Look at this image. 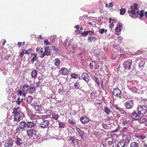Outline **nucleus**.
<instances>
[{
	"label": "nucleus",
	"mask_w": 147,
	"mask_h": 147,
	"mask_svg": "<svg viewBox=\"0 0 147 147\" xmlns=\"http://www.w3.org/2000/svg\"><path fill=\"white\" fill-rule=\"evenodd\" d=\"M20 107H19L13 108V111L12 112L13 115L20 114L19 112L20 111Z\"/></svg>",
	"instance_id": "6ab92c4d"
},
{
	"label": "nucleus",
	"mask_w": 147,
	"mask_h": 147,
	"mask_svg": "<svg viewBox=\"0 0 147 147\" xmlns=\"http://www.w3.org/2000/svg\"><path fill=\"white\" fill-rule=\"evenodd\" d=\"M68 122L71 125H74L75 122L73 121V119H69L68 120Z\"/></svg>",
	"instance_id": "6e6d98bb"
},
{
	"label": "nucleus",
	"mask_w": 147,
	"mask_h": 147,
	"mask_svg": "<svg viewBox=\"0 0 147 147\" xmlns=\"http://www.w3.org/2000/svg\"><path fill=\"white\" fill-rule=\"evenodd\" d=\"M73 145L74 146V147H78L79 142L77 140H76L73 143Z\"/></svg>",
	"instance_id": "e433bc0d"
},
{
	"label": "nucleus",
	"mask_w": 147,
	"mask_h": 147,
	"mask_svg": "<svg viewBox=\"0 0 147 147\" xmlns=\"http://www.w3.org/2000/svg\"><path fill=\"white\" fill-rule=\"evenodd\" d=\"M138 113L140 115L145 114L147 111V108L145 105H141L137 108Z\"/></svg>",
	"instance_id": "f03ea898"
},
{
	"label": "nucleus",
	"mask_w": 147,
	"mask_h": 147,
	"mask_svg": "<svg viewBox=\"0 0 147 147\" xmlns=\"http://www.w3.org/2000/svg\"><path fill=\"white\" fill-rule=\"evenodd\" d=\"M31 76L32 78H35L37 75V71L36 70H33L31 73Z\"/></svg>",
	"instance_id": "2f4dec72"
},
{
	"label": "nucleus",
	"mask_w": 147,
	"mask_h": 147,
	"mask_svg": "<svg viewBox=\"0 0 147 147\" xmlns=\"http://www.w3.org/2000/svg\"><path fill=\"white\" fill-rule=\"evenodd\" d=\"M25 43V42H18L17 44V45L19 47H20L22 45H24Z\"/></svg>",
	"instance_id": "8fccbe9b"
},
{
	"label": "nucleus",
	"mask_w": 147,
	"mask_h": 147,
	"mask_svg": "<svg viewBox=\"0 0 147 147\" xmlns=\"http://www.w3.org/2000/svg\"><path fill=\"white\" fill-rule=\"evenodd\" d=\"M80 121L84 124L87 123L89 121V119L85 116H83L80 118Z\"/></svg>",
	"instance_id": "9d476101"
},
{
	"label": "nucleus",
	"mask_w": 147,
	"mask_h": 147,
	"mask_svg": "<svg viewBox=\"0 0 147 147\" xmlns=\"http://www.w3.org/2000/svg\"><path fill=\"white\" fill-rule=\"evenodd\" d=\"M119 89H115L113 91V94L115 96L118 97L119 95L118 94L119 92Z\"/></svg>",
	"instance_id": "7c9ffc66"
},
{
	"label": "nucleus",
	"mask_w": 147,
	"mask_h": 147,
	"mask_svg": "<svg viewBox=\"0 0 147 147\" xmlns=\"http://www.w3.org/2000/svg\"><path fill=\"white\" fill-rule=\"evenodd\" d=\"M123 140L126 143H129L131 138V136L129 135H124L122 136Z\"/></svg>",
	"instance_id": "6e6552de"
},
{
	"label": "nucleus",
	"mask_w": 147,
	"mask_h": 147,
	"mask_svg": "<svg viewBox=\"0 0 147 147\" xmlns=\"http://www.w3.org/2000/svg\"><path fill=\"white\" fill-rule=\"evenodd\" d=\"M44 43L46 45H48L50 44V43L47 40H44Z\"/></svg>",
	"instance_id": "69168bd1"
},
{
	"label": "nucleus",
	"mask_w": 147,
	"mask_h": 147,
	"mask_svg": "<svg viewBox=\"0 0 147 147\" xmlns=\"http://www.w3.org/2000/svg\"><path fill=\"white\" fill-rule=\"evenodd\" d=\"M51 116L52 117L51 118L53 120V119L56 121L58 120L59 117V115L58 114L55 113H53ZM50 117L51 118V117Z\"/></svg>",
	"instance_id": "a878e982"
},
{
	"label": "nucleus",
	"mask_w": 147,
	"mask_h": 147,
	"mask_svg": "<svg viewBox=\"0 0 147 147\" xmlns=\"http://www.w3.org/2000/svg\"><path fill=\"white\" fill-rule=\"evenodd\" d=\"M34 108L36 111H40L41 110L42 106L40 105H35Z\"/></svg>",
	"instance_id": "4c0bfd02"
},
{
	"label": "nucleus",
	"mask_w": 147,
	"mask_h": 147,
	"mask_svg": "<svg viewBox=\"0 0 147 147\" xmlns=\"http://www.w3.org/2000/svg\"><path fill=\"white\" fill-rule=\"evenodd\" d=\"M68 69L65 67H62L60 69L59 71V74L63 75H67L69 73Z\"/></svg>",
	"instance_id": "0eeeda50"
},
{
	"label": "nucleus",
	"mask_w": 147,
	"mask_h": 147,
	"mask_svg": "<svg viewBox=\"0 0 147 147\" xmlns=\"http://www.w3.org/2000/svg\"><path fill=\"white\" fill-rule=\"evenodd\" d=\"M31 55L32 57V58L31 60V62L33 63L35 61H36L37 60V58L36 57V55L34 53H32Z\"/></svg>",
	"instance_id": "c756f323"
},
{
	"label": "nucleus",
	"mask_w": 147,
	"mask_h": 147,
	"mask_svg": "<svg viewBox=\"0 0 147 147\" xmlns=\"http://www.w3.org/2000/svg\"><path fill=\"white\" fill-rule=\"evenodd\" d=\"M94 78L95 82L98 85H99L100 84L99 83V79L96 77H94Z\"/></svg>",
	"instance_id": "864d4df0"
},
{
	"label": "nucleus",
	"mask_w": 147,
	"mask_h": 147,
	"mask_svg": "<svg viewBox=\"0 0 147 147\" xmlns=\"http://www.w3.org/2000/svg\"><path fill=\"white\" fill-rule=\"evenodd\" d=\"M144 11L142 10L140 11H138L137 12V14L138 15H139L140 17V18H142L144 16Z\"/></svg>",
	"instance_id": "f704fd0d"
},
{
	"label": "nucleus",
	"mask_w": 147,
	"mask_h": 147,
	"mask_svg": "<svg viewBox=\"0 0 147 147\" xmlns=\"http://www.w3.org/2000/svg\"><path fill=\"white\" fill-rule=\"evenodd\" d=\"M42 122L40 124L39 126L42 128H47L49 124L52 125L54 123L52 119L50 117H47V116H43L42 117Z\"/></svg>",
	"instance_id": "f257e3e1"
},
{
	"label": "nucleus",
	"mask_w": 147,
	"mask_h": 147,
	"mask_svg": "<svg viewBox=\"0 0 147 147\" xmlns=\"http://www.w3.org/2000/svg\"><path fill=\"white\" fill-rule=\"evenodd\" d=\"M145 63V62L144 60H141L139 63V67L142 69L144 67Z\"/></svg>",
	"instance_id": "bb28decb"
},
{
	"label": "nucleus",
	"mask_w": 147,
	"mask_h": 147,
	"mask_svg": "<svg viewBox=\"0 0 147 147\" xmlns=\"http://www.w3.org/2000/svg\"><path fill=\"white\" fill-rule=\"evenodd\" d=\"M26 122L24 121H22L20 122L19 125V127L21 129H24L26 126Z\"/></svg>",
	"instance_id": "f3484780"
},
{
	"label": "nucleus",
	"mask_w": 147,
	"mask_h": 147,
	"mask_svg": "<svg viewBox=\"0 0 147 147\" xmlns=\"http://www.w3.org/2000/svg\"><path fill=\"white\" fill-rule=\"evenodd\" d=\"M105 32V29H101L99 30V32L101 34H103Z\"/></svg>",
	"instance_id": "680f3d73"
},
{
	"label": "nucleus",
	"mask_w": 147,
	"mask_h": 147,
	"mask_svg": "<svg viewBox=\"0 0 147 147\" xmlns=\"http://www.w3.org/2000/svg\"><path fill=\"white\" fill-rule=\"evenodd\" d=\"M76 139H75V138L74 137H70L69 140L71 141L72 143L75 141Z\"/></svg>",
	"instance_id": "3c124183"
},
{
	"label": "nucleus",
	"mask_w": 147,
	"mask_h": 147,
	"mask_svg": "<svg viewBox=\"0 0 147 147\" xmlns=\"http://www.w3.org/2000/svg\"><path fill=\"white\" fill-rule=\"evenodd\" d=\"M132 62V61L130 59H127L124 61L123 65L125 70H129L130 69Z\"/></svg>",
	"instance_id": "7ed1b4c3"
},
{
	"label": "nucleus",
	"mask_w": 147,
	"mask_h": 147,
	"mask_svg": "<svg viewBox=\"0 0 147 147\" xmlns=\"http://www.w3.org/2000/svg\"><path fill=\"white\" fill-rule=\"evenodd\" d=\"M115 34L117 35L119 34V26L117 27L115 29Z\"/></svg>",
	"instance_id": "37998d69"
},
{
	"label": "nucleus",
	"mask_w": 147,
	"mask_h": 147,
	"mask_svg": "<svg viewBox=\"0 0 147 147\" xmlns=\"http://www.w3.org/2000/svg\"><path fill=\"white\" fill-rule=\"evenodd\" d=\"M40 53L39 54V56L41 58H43L46 55L45 52H43L42 51H40Z\"/></svg>",
	"instance_id": "ea45409f"
},
{
	"label": "nucleus",
	"mask_w": 147,
	"mask_h": 147,
	"mask_svg": "<svg viewBox=\"0 0 147 147\" xmlns=\"http://www.w3.org/2000/svg\"><path fill=\"white\" fill-rule=\"evenodd\" d=\"M45 113L47 115L49 116H51L52 114L53 113V111L49 109H47L46 110V111Z\"/></svg>",
	"instance_id": "c9c22d12"
},
{
	"label": "nucleus",
	"mask_w": 147,
	"mask_h": 147,
	"mask_svg": "<svg viewBox=\"0 0 147 147\" xmlns=\"http://www.w3.org/2000/svg\"><path fill=\"white\" fill-rule=\"evenodd\" d=\"M126 116L125 111L122 109H120V117H123L122 116Z\"/></svg>",
	"instance_id": "473e14b6"
},
{
	"label": "nucleus",
	"mask_w": 147,
	"mask_h": 147,
	"mask_svg": "<svg viewBox=\"0 0 147 147\" xmlns=\"http://www.w3.org/2000/svg\"><path fill=\"white\" fill-rule=\"evenodd\" d=\"M74 86L76 89H79L80 87V85L79 83L77 82L74 84Z\"/></svg>",
	"instance_id": "49530a36"
},
{
	"label": "nucleus",
	"mask_w": 147,
	"mask_h": 147,
	"mask_svg": "<svg viewBox=\"0 0 147 147\" xmlns=\"http://www.w3.org/2000/svg\"><path fill=\"white\" fill-rule=\"evenodd\" d=\"M123 117H120L121 119V122L122 124L123 125H128V122L126 119V116H122Z\"/></svg>",
	"instance_id": "4468645a"
},
{
	"label": "nucleus",
	"mask_w": 147,
	"mask_h": 147,
	"mask_svg": "<svg viewBox=\"0 0 147 147\" xmlns=\"http://www.w3.org/2000/svg\"><path fill=\"white\" fill-rule=\"evenodd\" d=\"M16 143L17 145L20 146H21V145L22 143L21 138H18V136H16Z\"/></svg>",
	"instance_id": "5701e85b"
},
{
	"label": "nucleus",
	"mask_w": 147,
	"mask_h": 147,
	"mask_svg": "<svg viewBox=\"0 0 147 147\" xmlns=\"http://www.w3.org/2000/svg\"><path fill=\"white\" fill-rule=\"evenodd\" d=\"M104 111L108 115L112 113V111L110 110L108 107H106L104 108Z\"/></svg>",
	"instance_id": "c85d7f7f"
},
{
	"label": "nucleus",
	"mask_w": 147,
	"mask_h": 147,
	"mask_svg": "<svg viewBox=\"0 0 147 147\" xmlns=\"http://www.w3.org/2000/svg\"><path fill=\"white\" fill-rule=\"evenodd\" d=\"M136 138H140L142 140H143L146 138L144 134L137 135L136 136Z\"/></svg>",
	"instance_id": "58836bf2"
},
{
	"label": "nucleus",
	"mask_w": 147,
	"mask_h": 147,
	"mask_svg": "<svg viewBox=\"0 0 147 147\" xmlns=\"http://www.w3.org/2000/svg\"><path fill=\"white\" fill-rule=\"evenodd\" d=\"M81 35L84 36H86L88 35L87 31H84L81 33Z\"/></svg>",
	"instance_id": "de8ad7c7"
},
{
	"label": "nucleus",
	"mask_w": 147,
	"mask_h": 147,
	"mask_svg": "<svg viewBox=\"0 0 147 147\" xmlns=\"http://www.w3.org/2000/svg\"><path fill=\"white\" fill-rule=\"evenodd\" d=\"M126 12V10L125 8H122L120 9V14L123 15Z\"/></svg>",
	"instance_id": "c03bdc74"
},
{
	"label": "nucleus",
	"mask_w": 147,
	"mask_h": 147,
	"mask_svg": "<svg viewBox=\"0 0 147 147\" xmlns=\"http://www.w3.org/2000/svg\"><path fill=\"white\" fill-rule=\"evenodd\" d=\"M125 143H126L124 141L120 142V144L121 146L120 147H124L125 146Z\"/></svg>",
	"instance_id": "4d7b16f0"
},
{
	"label": "nucleus",
	"mask_w": 147,
	"mask_h": 147,
	"mask_svg": "<svg viewBox=\"0 0 147 147\" xmlns=\"http://www.w3.org/2000/svg\"><path fill=\"white\" fill-rule=\"evenodd\" d=\"M130 147H138L139 146L138 143L136 142H133L130 143Z\"/></svg>",
	"instance_id": "72a5a7b5"
},
{
	"label": "nucleus",
	"mask_w": 147,
	"mask_h": 147,
	"mask_svg": "<svg viewBox=\"0 0 147 147\" xmlns=\"http://www.w3.org/2000/svg\"><path fill=\"white\" fill-rule=\"evenodd\" d=\"M29 87V85L25 84H24V86H23V87L22 88V90L23 92H27L28 89V88Z\"/></svg>",
	"instance_id": "b1692460"
},
{
	"label": "nucleus",
	"mask_w": 147,
	"mask_h": 147,
	"mask_svg": "<svg viewBox=\"0 0 147 147\" xmlns=\"http://www.w3.org/2000/svg\"><path fill=\"white\" fill-rule=\"evenodd\" d=\"M105 144L104 142L101 144L96 143L94 145L93 147H105Z\"/></svg>",
	"instance_id": "cd10ccee"
},
{
	"label": "nucleus",
	"mask_w": 147,
	"mask_h": 147,
	"mask_svg": "<svg viewBox=\"0 0 147 147\" xmlns=\"http://www.w3.org/2000/svg\"><path fill=\"white\" fill-rule=\"evenodd\" d=\"M82 78L87 82H89V76L86 73H83L82 75Z\"/></svg>",
	"instance_id": "1a4fd4ad"
},
{
	"label": "nucleus",
	"mask_w": 147,
	"mask_h": 147,
	"mask_svg": "<svg viewBox=\"0 0 147 147\" xmlns=\"http://www.w3.org/2000/svg\"><path fill=\"white\" fill-rule=\"evenodd\" d=\"M36 88L35 87H30L29 88L28 90L30 94H32L36 92Z\"/></svg>",
	"instance_id": "aec40b11"
},
{
	"label": "nucleus",
	"mask_w": 147,
	"mask_h": 147,
	"mask_svg": "<svg viewBox=\"0 0 147 147\" xmlns=\"http://www.w3.org/2000/svg\"><path fill=\"white\" fill-rule=\"evenodd\" d=\"M59 127L61 128H63L65 126V124L63 123L60 122L59 123Z\"/></svg>",
	"instance_id": "a18cd8bd"
},
{
	"label": "nucleus",
	"mask_w": 147,
	"mask_h": 147,
	"mask_svg": "<svg viewBox=\"0 0 147 147\" xmlns=\"http://www.w3.org/2000/svg\"><path fill=\"white\" fill-rule=\"evenodd\" d=\"M36 133V131L34 129H29L27 131L28 135L30 137L32 136L33 135H35Z\"/></svg>",
	"instance_id": "9b49d317"
},
{
	"label": "nucleus",
	"mask_w": 147,
	"mask_h": 147,
	"mask_svg": "<svg viewBox=\"0 0 147 147\" xmlns=\"http://www.w3.org/2000/svg\"><path fill=\"white\" fill-rule=\"evenodd\" d=\"M25 50L24 49H22L19 55L21 57H22L24 55V54H25Z\"/></svg>",
	"instance_id": "79ce46f5"
},
{
	"label": "nucleus",
	"mask_w": 147,
	"mask_h": 147,
	"mask_svg": "<svg viewBox=\"0 0 147 147\" xmlns=\"http://www.w3.org/2000/svg\"><path fill=\"white\" fill-rule=\"evenodd\" d=\"M130 115L135 120H138L139 119L140 116L139 114L135 111H134L133 113H131Z\"/></svg>",
	"instance_id": "ddd939ff"
},
{
	"label": "nucleus",
	"mask_w": 147,
	"mask_h": 147,
	"mask_svg": "<svg viewBox=\"0 0 147 147\" xmlns=\"http://www.w3.org/2000/svg\"><path fill=\"white\" fill-rule=\"evenodd\" d=\"M31 51V49H29L27 50L26 51L25 50V54H29L30 52Z\"/></svg>",
	"instance_id": "052dcab7"
},
{
	"label": "nucleus",
	"mask_w": 147,
	"mask_h": 147,
	"mask_svg": "<svg viewBox=\"0 0 147 147\" xmlns=\"http://www.w3.org/2000/svg\"><path fill=\"white\" fill-rule=\"evenodd\" d=\"M99 67V65L97 63L95 64L94 65V68L95 69H98Z\"/></svg>",
	"instance_id": "338daca9"
},
{
	"label": "nucleus",
	"mask_w": 147,
	"mask_h": 147,
	"mask_svg": "<svg viewBox=\"0 0 147 147\" xmlns=\"http://www.w3.org/2000/svg\"><path fill=\"white\" fill-rule=\"evenodd\" d=\"M10 57V55H9L5 56L4 57V59L6 60H8V59Z\"/></svg>",
	"instance_id": "774afa93"
},
{
	"label": "nucleus",
	"mask_w": 147,
	"mask_h": 147,
	"mask_svg": "<svg viewBox=\"0 0 147 147\" xmlns=\"http://www.w3.org/2000/svg\"><path fill=\"white\" fill-rule=\"evenodd\" d=\"M103 142L105 143V147L108 146V147H109L111 146V147H113V146H112V145H113V140L111 138H108L105 142Z\"/></svg>",
	"instance_id": "39448f33"
},
{
	"label": "nucleus",
	"mask_w": 147,
	"mask_h": 147,
	"mask_svg": "<svg viewBox=\"0 0 147 147\" xmlns=\"http://www.w3.org/2000/svg\"><path fill=\"white\" fill-rule=\"evenodd\" d=\"M76 129L78 131V133L80 135V136H82L81 135V134H82L81 133H82V131L81 130H80L79 128H78V127L77 128H76Z\"/></svg>",
	"instance_id": "bf43d9fd"
},
{
	"label": "nucleus",
	"mask_w": 147,
	"mask_h": 147,
	"mask_svg": "<svg viewBox=\"0 0 147 147\" xmlns=\"http://www.w3.org/2000/svg\"><path fill=\"white\" fill-rule=\"evenodd\" d=\"M138 8V4L136 3H134L132 6L130 7L131 11L128 10V12L129 13H131L134 15L136 14V10H137Z\"/></svg>",
	"instance_id": "20e7f679"
},
{
	"label": "nucleus",
	"mask_w": 147,
	"mask_h": 147,
	"mask_svg": "<svg viewBox=\"0 0 147 147\" xmlns=\"http://www.w3.org/2000/svg\"><path fill=\"white\" fill-rule=\"evenodd\" d=\"M13 144V142L12 140H9L5 142L4 146L5 147H11Z\"/></svg>",
	"instance_id": "f8f14e48"
},
{
	"label": "nucleus",
	"mask_w": 147,
	"mask_h": 147,
	"mask_svg": "<svg viewBox=\"0 0 147 147\" xmlns=\"http://www.w3.org/2000/svg\"><path fill=\"white\" fill-rule=\"evenodd\" d=\"M54 65L57 66L58 67L59 66L61 61L58 58H56L53 61Z\"/></svg>",
	"instance_id": "393cba45"
},
{
	"label": "nucleus",
	"mask_w": 147,
	"mask_h": 147,
	"mask_svg": "<svg viewBox=\"0 0 147 147\" xmlns=\"http://www.w3.org/2000/svg\"><path fill=\"white\" fill-rule=\"evenodd\" d=\"M134 104V102L132 100H129L125 104V107L127 109H130L133 106Z\"/></svg>",
	"instance_id": "423d86ee"
},
{
	"label": "nucleus",
	"mask_w": 147,
	"mask_h": 147,
	"mask_svg": "<svg viewBox=\"0 0 147 147\" xmlns=\"http://www.w3.org/2000/svg\"><path fill=\"white\" fill-rule=\"evenodd\" d=\"M31 117L32 119H35L37 118V116L34 114H32L31 115Z\"/></svg>",
	"instance_id": "603ef678"
},
{
	"label": "nucleus",
	"mask_w": 147,
	"mask_h": 147,
	"mask_svg": "<svg viewBox=\"0 0 147 147\" xmlns=\"http://www.w3.org/2000/svg\"><path fill=\"white\" fill-rule=\"evenodd\" d=\"M21 100H20V98L19 97H18L16 100V103L18 105H20V102Z\"/></svg>",
	"instance_id": "5fc2aeb1"
},
{
	"label": "nucleus",
	"mask_w": 147,
	"mask_h": 147,
	"mask_svg": "<svg viewBox=\"0 0 147 147\" xmlns=\"http://www.w3.org/2000/svg\"><path fill=\"white\" fill-rule=\"evenodd\" d=\"M71 76L73 78H76L78 77V75L77 74L72 73L71 74Z\"/></svg>",
	"instance_id": "09e8293b"
},
{
	"label": "nucleus",
	"mask_w": 147,
	"mask_h": 147,
	"mask_svg": "<svg viewBox=\"0 0 147 147\" xmlns=\"http://www.w3.org/2000/svg\"><path fill=\"white\" fill-rule=\"evenodd\" d=\"M88 34H89L90 35H94V32L91 31L90 30L87 31Z\"/></svg>",
	"instance_id": "13d9d810"
},
{
	"label": "nucleus",
	"mask_w": 147,
	"mask_h": 147,
	"mask_svg": "<svg viewBox=\"0 0 147 147\" xmlns=\"http://www.w3.org/2000/svg\"><path fill=\"white\" fill-rule=\"evenodd\" d=\"M45 52L47 56L50 55L51 54V51L49 46H47L45 49Z\"/></svg>",
	"instance_id": "a211bd4d"
},
{
	"label": "nucleus",
	"mask_w": 147,
	"mask_h": 147,
	"mask_svg": "<svg viewBox=\"0 0 147 147\" xmlns=\"http://www.w3.org/2000/svg\"><path fill=\"white\" fill-rule=\"evenodd\" d=\"M96 38L94 36H90L88 38L87 40L89 42H95Z\"/></svg>",
	"instance_id": "4be33fe9"
},
{
	"label": "nucleus",
	"mask_w": 147,
	"mask_h": 147,
	"mask_svg": "<svg viewBox=\"0 0 147 147\" xmlns=\"http://www.w3.org/2000/svg\"><path fill=\"white\" fill-rule=\"evenodd\" d=\"M33 99V98L32 96H28L27 99V101L31 103L32 102V101Z\"/></svg>",
	"instance_id": "a19ab883"
},
{
	"label": "nucleus",
	"mask_w": 147,
	"mask_h": 147,
	"mask_svg": "<svg viewBox=\"0 0 147 147\" xmlns=\"http://www.w3.org/2000/svg\"><path fill=\"white\" fill-rule=\"evenodd\" d=\"M42 80L41 81H39L38 82L36 83V86L37 87H39L40 83L42 82Z\"/></svg>",
	"instance_id": "e2e57ef3"
},
{
	"label": "nucleus",
	"mask_w": 147,
	"mask_h": 147,
	"mask_svg": "<svg viewBox=\"0 0 147 147\" xmlns=\"http://www.w3.org/2000/svg\"><path fill=\"white\" fill-rule=\"evenodd\" d=\"M128 127V126L126 127H123L121 131L123 132L126 131L127 130V129Z\"/></svg>",
	"instance_id": "0e129e2a"
},
{
	"label": "nucleus",
	"mask_w": 147,
	"mask_h": 147,
	"mask_svg": "<svg viewBox=\"0 0 147 147\" xmlns=\"http://www.w3.org/2000/svg\"><path fill=\"white\" fill-rule=\"evenodd\" d=\"M14 120L17 122H19L21 120V116L20 114L13 115Z\"/></svg>",
	"instance_id": "2eb2a0df"
},
{
	"label": "nucleus",
	"mask_w": 147,
	"mask_h": 147,
	"mask_svg": "<svg viewBox=\"0 0 147 147\" xmlns=\"http://www.w3.org/2000/svg\"><path fill=\"white\" fill-rule=\"evenodd\" d=\"M26 124V126L28 128L34 127L36 125V124L30 122H27Z\"/></svg>",
	"instance_id": "dca6fc26"
},
{
	"label": "nucleus",
	"mask_w": 147,
	"mask_h": 147,
	"mask_svg": "<svg viewBox=\"0 0 147 147\" xmlns=\"http://www.w3.org/2000/svg\"><path fill=\"white\" fill-rule=\"evenodd\" d=\"M140 121L142 123H145L147 125V115L143 116L140 119Z\"/></svg>",
	"instance_id": "412c9836"
}]
</instances>
